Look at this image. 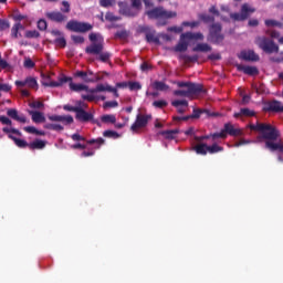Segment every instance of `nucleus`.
<instances>
[{"instance_id":"nucleus-51","label":"nucleus","mask_w":283,"mask_h":283,"mask_svg":"<svg viewBox=\"0 0 283 283\" xmlns=\"http://www.w3.org/2000/svg\"><path fill=\"white\" fill-rule=\"evenodd\" d=\"M105 19H106V21H108V22H116V21L120 20L119 17L115 15V14L112 13V12H107L106 15H105Z\"/></svg>"},{"instance_id":"nucleus-48","label":"nucleus","mask_w":283,"mask_h":283,"mask_svg":"<svg viewBox=\"0 0 283 283\" xmlns=\"http://www.w3.org/2000/svg\"><path fill=\"white\" fill-rule=\"evenodd\" d=\"M39 36H41V34H39L36 30H29L25 33L27 39H38Z\"/></svg>"},{"instance_id":"nucleus-56","label":"nucleus","mask_w":283,"mask_h":283,"mask_svg":"<svg viewBox=\"0 0 283 283\" xmlns=\"http://www.w3.org/2000/svg\"><path fill=\"white\" fill-rule=\"evenodd\" d=\"M182 27L198 28L200 27V21H192V22L185 21L182 22Z\"/></svg>"},{"instance_id":"nucleus-7","label":"nucleus","mask_w":283,"mask_h":283,"mask_svg":"<svg viewBox=\"0 0 283 283\" xmlns=\"http://www.w3.org/2000/svg\"><path fill=\"white\" fill-rule=\"evenodd\" d=\"M119 13L127 18H136L139 15L140 10L136 9L134 6H129L126 1L118 2Z\"/></svg>"},{"instance_id":"nucleus-10","label":"nucleus","mask_w":283,"mask_h":283,"mask_svg":"<svg viewBox=\"0 0 283 283\" xmlns=\"http://www.w3.org/2000/svg\"><path fill=\"white\" fill-rule=\"evenodd\" d=\"M104 51V43L103 42H93L91 45H87L85 52L90 55H98L102 54Z\"/></svg>"},{"instance_id":"nucleus-37","label":"nucleus","mask_w":283,"mask_h":283,"mask_svg":"<svg viewBox=\"0 0 283 283\" xmlns=\"http://www.w3.org/2000/svg\"><path fill=\"white\" fill-rule=\"evenodd\" d=\"M102 123L104 124H116V116L115 115H102L101 117Z\"/></svg>"},{"instance_id":"nucleus-19","label":"nucleus","mask_w":283,"mask_h":283,"mask_svg":"<svg viewBox=\"0 0 283 283\" xmlns=\"http://www.w3.org/2000/svg\"><path fill=\"white\" fill-rule=\"evenodd\" d=\"M201 114H205L206 117H217L219 115L218 113L210 112L209 109H193L191 118H200Z\"/></svg>"},{"instance_id":"nucleus-52","label":"nucleus","mask_w":283,"mask_h":283,"mask_svg":"<svg viewBox=\"0 0 283 283\" xmlns=\"http://www.w3.org/2000/svg\"><path fill=\"white\" fill-rule=\"evenodd\" d=\"M2 132H3L4 134H15V135H18V136L21 137V132H20L19 129H17V128L3 127V128H2Z\"/></svg>"},{"instance_id":"nucleus-50","label":"nucleus","mask_w":283,"mask_h":283,"mask_svg":"<svg viewBox=\"0 0 283 283\" xmlns=\"http://www.w3.org/2000/svg\"><path fill=\"white\" fill-rule=\"evenodd\" d=\"M129 1H130V6L135 7L139 11H142L143 3L145 2V0H129Z\"/></svg>"},{"instance_id":"nucleus-62","label":"nucleus","mask_w":283,"mask_h":283,"mask_svg":"<svg viewBox=\"0 0 283 283\" xmlns=\"http://www.w3.org/2000/svg\"><path fill=\"white\" fill-rule=\"evenodd\" d=\"M0 123L3 124V125L12 126V120L9 117L4 116V115L0 116Z\"/></svg>"},{"instance_id":"nucleus-24","label":"nucleus","mask_w":283,"mask_h":283,"mask_svg":"<svg viewBox=\"0 0 283 283\" xmlns=\"http://www.w3.org/2000/svg\"><path fill=\"white\" fill-rule=\"evenodd\" d=\"M268 111L274 113H283V105L279 101H272L270 104H268Z\"/></svg>"},{"instance_id":"nucleus-55","label":"nucleus","mask_w":283,"mask_h":283,"mask_svg":"<svg viewBox=\"0 0 283 283\" xmlns=\"http://www.w3.org/2000/svg\"><path fill=\"white\" fill-rule=\"evenodd\" d=\"M115 3V0H99V6L102 8H109Z\"/></svg>"},{"instance_id":"nucleus-21","label":"nucleus","mask_w":283,"mask_h":283,"mask_svg":"<svg viewBox=\"0 0 283 283\" xmlns=\"http://www.w3.org/2000/svg\"><path fill=\"white\" fill-rule=\"evenodd\" d=\"M29 115L32 116V122L34 124H42L45 122V117L42 112L39 111H29Z\"/></svg>"},{"instance_id":"nucleus-40","label":"nucleus","mask_w":283,"mask_h":283,"mask_svg":"<svg viewBox=\"0 0 283 283\" xmlns=\"http://www.w3.org/2000/svg\"><path fill=\"white\" fill-rule=\"evenodd\" d=\"M23 29H24L23 24H21L20 22L15 23L12 27V38L18 39L19 38V30H23Z\"/></svg>"},{"instance_id":"nucleus-42","label":"nucleus","mask_w":283,"mask_h":283,"mask_svg":"<svg viewBox=\"0 0 283 283\" xmlns=\"http://www.w3.org/2000/svg\"><path fill=\"white\" fill-rule=\"evenodd\" d=\"M222 151H223V147L218 146L217 144H212L211 146H208L209 154H218V153H222Z\"/></svg>"},{"instance_id":"nucleus-8","label":"nucleus","mask_w":283,"mask_h":283,"mask_svg":"<svg viewBox=\"0 0 283 283\" xmlns=\"http://www.w3.org/2000/svg\"><path fill=\"white\" fill-rule=\"evenodd\" d=\"M153 118L151 115H142V114H138L136 116V120H135V124H133L130 126V130L132 132H137V129H142V128H145L147 125H148V122Z\"/></svg>"},{"instance_id":"nucleus-58","label":"nucleus","mask_w":283,"mask_h":283,"mask_svg":"<svg viewBox=\"0 0 283 283\" xmlns=\"http://www.w3.org/2000/svg\"><path fill=\"white\" fill-rule=\"evenodd\" d=\"M71 39H72V41H74V43H76V44H82V43L85 42V39H84V36H82V35H71Z\"/></svg>"},{"instance_id":"nucleus-64","label":"nucleus","mask_w":283,"mask_h":283,"mask_svg":"<svg viewBox=\"0 0 283 283\" xmlns=\"http://www.w3.org/2000/svg\"><path fill=\"white\" fill-rule=\"evenodd\" d=\"M175 96H181V97H190L191 95L188 93V91H174Z\"/></svg>"},{"instance_id":"nucleus-26","label":"nucleus","mask_w":283,"mask_h":283,"mask_svg":"<svg viewBox=\"0 0 283 283\" xmlns=\"http://www.w3.org/2000/svg\"><path fill=\"white\" fill-rule=\"evenodd\" d=\"M8 137H9V139H12L14 145L17 147H19L20 149H25L27 147H29V144L24 139H20L17 136L11 135V134H9Z\"/></svg>"},{"instance_id":"nucleus-45","label":"nucleus","mask_w":283,"mask_h":283,"mask_svg":"<svg viewBox=\"0 0 283 283\" xmlns=\"http://www.w3.org/2000/svg\"><path fill=\"white\" fill-rule=\"evenodd\" d=\"M113 90V86L106 84H98L96 85V91H98V93H103V92H111Z\"/></svg>"},{"instance_id":"nucleus-18","label":"nucleus","mask_w":283,"mask_h":283,"mask_svg":"<svg viewBox=\"0 0 283 283\" xmlns=\"http://www.w3.org/2000/svg\"><path fill=\"white\" fill-rule=\"evenodd\" d=\"M189 49V41L184 39L182 35H180V40L178 44L175 45L174 51L176 53H184Z\"/></svg>"},{"instance_id":"nucleus-38","label":"nucleus","mask_w":283,"mask_h":283,"mask_svg":"<svg viewBox=\"0 0 283 283\" xmlns=\"http://www.w3.org/2000/svg\"><path fill=\"white\" fill-rule=\"evenodd\" d=\"M87 145H96L95 149H99L101 146L105 145L104 138H96V139H90L87 140Z\"/></svg>"},{"instance_id":"nucleus-43","label":"nucleus","mask_w":283,"mask_h":283,"mask_svg":"<svg viewBox=\"0 0 283 283\" xmlns=\"http://www.w3.org/2000/svg\"><path fill=\"white\" fill-rule=\"evenodd\" d=\"M199 19L203 23H214L216 21L214 17L209 14H200Z\"/></svg>"},{"instance_id":"nucleus-27","label":"nucleus","mask_w":283,"mask_h":283,"mask_svg":"<svg viewBox=\"0 0 283 283\" xmlns=\"http://www.w3.org/2000/svg\"><path fill=\"white\" fill-rule=\"evenodd\" d=\"M171 104L175 108H178L179 114H184L186 112V109L184 107L189 106V102H187L185 99H182V101H172Z\"/></svg>"},{"instance_id":"nucleus-1","label":"nucleus","mask_w":283,"mask_h":283,"mask_svg":"<svg viewBox=\"0 0 283 283\" xmlns=\"http://www.w3.org/2000/svg\"><path fill=\"white\" fill-rule=\"evenodd\" d=\"M249 129L260 133L259 139H264V148L272 154H277V161L283 164V142L281 130L276 126L266 123L250 124Z\"/></svg>"},{"instance_id":"nucleus-61","label":"nucleus","mask_w":283,"mask_h":283,"mask_svg":"<svg viewBox=\"0 0 283 283\" xmlns=\"http://www.w3.org/2000/svg\"><path fill=\"white\" fill-rule=\"evenodd\" d=\"M10 29V22L8 20H0V31Z\"/></svg>"},{"instance_id":"nucleus-9","label":"nucleus","mask_w":283,"mask_h":283,"mask_svg":"<svg viewBox=\"0 0 283 283\" xmlns=\"http://www.w3.org/2000/svg\"><path fill=\"white\" fill-rule=\"evenodd\" d=\"M75 118L80 123L86 124L94 120V115L91 112L85 111L84 108H81L75 113Z\"/></svg>"},{"instance_id":"nucleus-36","label":"nucleus","mask_w":283,"mask_h":283,"mask_svg":"<svg viewBox=\"0 0 283 283\" xmlns=\"http://www.w3.org/2000/svg\"><path fill=\"white\" fill-rule=\"evenodd\" d=\"M53 44H55L60 49H65L67 45L65 36H59L55 40H53Z\"/></svg>"},{"instance_id":"nucleus-28","label":"nucleus","mask_w":283,"mask_h":283,"mask_svg":"<svg viewBox=\"0 0 283 283\" xmlns=\"http://www.w3.org/2000/svg\"><path fill=\"white\" fill-rule=\"evenodd\" d=\"M211 46L208 43H199L192 48V52L198 53H208L211 52Z\"/></svg>"},{"instance_id":"nucleus-44","label":"nucleus","mask_w":283,"mask_h":283,"mask_svg":"<svg viewBox=\"0 0 283 283\" xmlns=\"http://www.w3.org/2000/svg\"><path fill=\"white\" fill-rule=\"evenodd\" d=\"M128 88L130 92L139 91L142 90V84L139 82L129 81Z\"/></svg>"},{"instance_id":"nucleus-63","label":"nucleus","mask_w":283,"mask_h":283,"mask_svg":"<svg viewBox=\"0 0 283 283\" xmlns=\"http://www.w3.org/2000/svg\"><path fill=\"white\" fill-rule=\"evenodd\" d=\"M142 72L147 73L148 71L153 70V65H149L147 62H143L142 66H139Z\"/></svg>"},{"instance_id":"nucleus-59","label":"nucleus","mask_w":283,"mask_h":283,"mask_svg":"<svg viewBox=\"0 0 283 283\" xmlns=\"http://www.w3.org/2000/svg\"><path fill=\"white\" fill-rule=\"evenodd\" d=\"M24 67L28 69V70H32L35 67V62L32 61L31 59H27L24 61Z\"/></svg>"},{"instance_id":"nucleus-5","label":"nucleus","mask_w":283,"mask_h":283,"mask_svg":"<svg viewBox=\"0 0 283 283\" xmlns=\"http://www.w3.org/2000/svg\"><path fill=\"white\" fill-rule=\"evenodd\" d=\"M256 44H259V48L264 51L266 54H277L279 53V45L275 44L273 40H270L269 38L261 36L256 39Z\"/></svg>"},{"instance_id":"nucleus-14","label":"nucleus","mask_w":283,"mask_h":283,"mask_svg":"<svg viewBox=\"0 0 283 283\" xmlns=\"http://www.w3.org/2000/svg\"><path fill=\"white\" fill-rule=\"evenodd\" d=\"M238 72H242L243 74L255 76L259 74V70L256 66H250V65H237Z\"/></svg>"},{"instance_id":"nucleus-31","label":"nucleus","mask_w":283,"mask_h":283,"mask_svg":"<svg viewBox=\"0 0 283 283\" xmlns=\"http://www.w3.org/2000/svg\"><path fill=\"white\" fill-rule=\"evenodd\" d=\"M45 147V142L35 139L34 142L29 143L28 148L31 150L35 149H44Z\"/></svg>"},{"instance_id":"nucleus-46","label":"nucleus","mask_w":283,"mask_h":283,"mask_svg":"<svg viewBox=\"0 0 283 283\" xmlns=\"http://www.w3.org/2000/svg\"><path fill=\"white\" fill-rule=\"evenodd\" d=\"M212 140L216 139H227V134H224L222 130L219 133L210 134L209 135Z\"/></svg>"},{"instance_id":"nucleus-3","label":"nucleus","mask_w":283,"mask_h":283,"mask_svg":"<svg viewBox=\"0 0 283 283\" xmlns=\"http://www.w3.org/2000/svg\"><path fill=\"white\" fill-rule=\"evenodd\" d=\"M146 17L151 20H158V19H176L177 18V12L176 11H170V10H165L163 7H156L151 10H147L145 12Z\"/></svg>"},{"instance_id":"nucleus-33","label":"nucleus","mask_w":283,"mask_h":283,"mask_svg":"<svg viewBox=\"0 0 283 283\" xmlns=\"http://www.w3.org/2000/svg\"><path fill=\"white\" fill-rule=\"evenodd\" d=\"M69 86H70V90L75 93L87 91V85H84V84H75L74 82H71Z\"/></svg>"},{"instance_id":"nucleus-12","label":"nucleus","mask_w":283,"mask_h":283,"mask_svg":"<svg viewBox=\"0 0 283 283\" xmlns=\"http://www.w3.org/2000/svg\"><path fill=\"white\" fill-rule=\"evenodd\" d=\"M49 119L51 122L63 123L65 125H72L74 123L72 115H50Z\"/></svg>"},{"instance_id":"nucleus-35","label":"nucleus","mask_w":283,"mask_h":283,"mask_svg":"<svg viewBox=\"0 0 283 283\" xmlns=\"http://www.w3.org/2000/svg\"><path fill=\"white\" fill-rule=\"evenodd\" d=\"M179 59L185 61V63H197L199 56L198 55H186V54H181L179 55Z\"/></svg>"},{"instance_id":"nucleus-22","label":"nucleus","mask_w":283,"mask_h":283,"mask_svg":"<svg viewBox=\"0 0 283 283\" xmlns=\"http://www.w3.org/2000/svg\"><path fill=\"white\" fill-rule=\"evenodd\" d=\"M180 133L179 129H170V130H160L159 135L164 136V138L168 140L177 139V135Z\"/></svg>"},{"instance_id":"nucleus-41","label":"nucleus","mask_w":283,"mask_h":283,"mask_svg":"<svg viewBox=\"0 0 283 283\" xmlns=\"http://www.w3.org/2000/svg\"><path fill=\"white\" fill-rule=\"evenodd\" d=\"M25 84L31 90H38V82L34 77H27Z\"/></svg>"},{"instance_id":"nucleus-6","label":"nucleus","mask_w":283,"mask_h":283,"mask_svg":"<svg viewBox=\"0 0 283 283\" xmlns=\"http://www.w3.org/2000/svg\"><path fill=\"white\" fill-rule=\"evenodd\" d=\"M69 31L75 32V33H86L90 32L93 29V25L87 22H80L76 20H70L67 22V25H65Z\"/></svg>"},{"instance_id":"nucleus-32","label":"nucleus","mask_w":283,"mask_h":283,"mask_svg":"<svg viewBox=\"0 0 283 283\" xmlns=\"http://www.w3.org/2000/svg\"><path fill=\"white\" fill-rule=\"evenodd\" d=\"M145 39H146V42L148 43H156V44L160 43L159 38L155 35V31L146 32Z\"/></svg>"},{"instance_id":"nucleus-30","label":"nucleus","mask_w":283,"mask_h":283,"mask_svg":"<svg viewBox=\"0 0 283 283\" xmlns=\"http://www.w3.org/2000/svg\"><path fill=\"white\" fill-rule=\"evenodd\" d=\"M192 150L198 155L207 156L208 145L207 144H199L197 146H193Z\"/></svg>"},{"instance_id":"nucleus-4","label":"nucleus","mask_w":283,"mask_h":283,"mask_svg":"<svg viewBox=\"0 0 283 283\" xmlns=\"http://www.w3.org/2000/svg\"><path fill=\"white\" fill-rule=\"evenodd\" d=\"M256 9L251 7L248 3H243L241 6V10L240 13L234 12V13H230V19L237 21V22H243L247 19H250L252 13H255Z\"/></svg>"},{"instance_id":"nucleus-15","label":"nucleus","mask_w":283,"mask_h":283,"mask_svg":"<svg viewBox=\"0 0 283 283\" xmlns=\"http://www.w3.org/2000/svg\"><path fill=\"white\" fill-rule=\"evenodd\" d=\"M222 133L226 134V136H240L242 135V130L239 128H234V126L231 123L224 124L223 129L221 130Z\"/></svg>"},{"instance_id":"nucleus-54","label":"nucleus","mask_w":283,"mask_h":283,"mask_svg":"<svg viewBox=\"0 0 283 283\" xmlns=\"http://www.w3.org/2000/svg\"><path fill=\"white\" fill-rule=\"evenodd\" d=\"M82 107L81 106H71V105H64L63 106V109L65 112H72V113H75L78 112Z\"/></svg>"},{"instance_id":"nucleus-29","label":"nucleus","mask_w":283,"mask_h":283,"mask_svg":"<svg viewBox=\"0 0 283 283\" xmlns=\"http://www.w3.org/2000/svg\"><path fill=\"white\" fill-rule=\"evenodd\" d=\"M151 87L159 92H167L168 90H170V86L161 81H155L154 84H151Z\"/></svg>"},{"instance_id":"nucleus-2","label":"nucleus","mask_w":283,"mask_h":283,"mask_svg":"<svg viewBox=\"0 0 283 283\" xmlns=\"http://www.w3.org/2000/svg\"><path fill=\"white\" fill-rule=\"evenodd\" d=\"M226 40V35L222 33V24L221 23H212L209 27V35H207V41L212 44L220 45Z\"/></svg>"},{"instance_id":"nucleus-23","label":"nucleus","mask_w":283,"mask_h":283,"mask_svg":"<svg viewBox=\"0 0 283 283\" xmlns=\"http://www.w3.org/2000/svg\"><path fill=\"white\" fill-rule=\"evenodd\" d=\"M255 111H251L250 108H241L240 112L234 113V118L240 117H255Z\"/></svg>"},{"instance_id":"nucleus-57","label":"nucleus","mask_w":283,"mask_h":283,"mask_svg":"<svg viewBox=\"0 0 283 283\" xmlns=\"http://www.w3.org/2000/svg\"><path fill=\"white\" fill-rule=\"evenodd\" d=\"M62 6L63 8L60 9V11H62V13H70L71 8H70V3L66 0L62 1Z\"/></svg>"},{"instance_id":"nucleus-34","label":"nucleus","mask_w":283,"mask_h":283,"mask_svg":"<svg viewBox=\"0 0 283 283\" xmlns=\"http://www.w3.org/2000/svg\"><path fill=\"white\" fill-rule=\"evenodd\" d=\"M98 55V57H96V60H98L102 63H111V59H112V53L111 52H102L96 54Z\"/></svg>"},{"instance_id":"nucleus-53","label":"nucleus","mask_w":283,"mask_h":283,"mask_svg":"<svg viewBox=\"0 0 283 283\" xmlns=\"http://www.w3.org/2000/svg\"><path fill=\"white\" fill-rule=\"evenodd\" d=\"M29 107H31L32 109H42L44 107V104L40 101H34L29 104Z\"/></svg>"},{"instance_id":"nucleus-47","label":"nucleus","mask_w":283,"mask_h":283,"mask_svg":"<svg viewBox=\"0 0 283 283\" xmlns=\"http://www.w3.org/2000/svg\"><path fill=\"white\" fill-rule=\"evenodd\" d=\"M115 39H120V40H125L128 39V32L127 30H119L117 31V33H115Z\"/></svg>"},{"instance_id":"nucleus-49","label":"nucleus","mask_w":283,"mask_h":283,"mask_svg":"<svg viewBox=\"0 0 283 283\" xmlns=\"http://www.w3.org/2000/svg\"><path fill=\"white\" fill-rule=\"evenodd\" d=\"M153 105L155 108L163 109L167 107L168 103L167 101H154Z\"/></svg>"},{"instance_id":"nucleus-16","label":"nucleus","mask_w":283,"mask_h":283,"mask_svg":"<svg viewBox=\"0 0 283 283\" xmlns=\"http://www.w3.org/2000/svg\"><path fill=\"white\" fill-rule=\"evenodd\" d=\"M239 57L244 61L258 62L260 60L255 51H241Z\"/></svg>"},{"instance_id":"nucleus-60","label":"nucleus","mask_w":283,"mask_h":283,"mask_svg":"<svg viewBox=\"0 0 283 283\" xmlns=\"http://www.w3.org/2000/svg\"><path fill=\"white\" fill-rule=\"evenodd\" d=\"M38 29L40 31H45L48 29V22L45 20L38 21Z\"/></svg>"},{"instance_id":"nucleus-20","label":"nucleus","mask_w":283,"mask_h":283,"mask_svg":"<svg viewBox=\"0 0 283 283\" xmlns=\"http://www.w3.org/2000/svg\"><path fill=\"white\" fill-rule=\"evenodd\" d=\"M182 39L187 41H202L205 39L203 34L201 32L192 33V32H186L180 35Z\"/></svg>"},{"instance_id":"nucleus-11","label":"nucleus","mask_w":283,"mask_h":283,"mask_svg":"<svg viewBox=\"0 0 283 283\" xmlns=\"http://www.w3.org/2000/svg\"><path fill=\"white\" fill-rule=\"evenodd\" d=\"M45 17L46 19H50L52 22H55V23H63L67 21V15H64L60 11L46 12Z\"/></svg>"},{"instance_id":"nucleus-25","label":"nucleus","mask_w":283,"mask_h":283,"mask_svg":"<svg viewBox=\"0 0 283 283\" xmlns=\"http://www.w3.org/2000/svg\"><path fill=\"white\" fill-rule=\"evenodd\" d=\"M74 76L77 78H82V81L86 84L96 83V81L94 78H91V76L87 75L85 71H76Z\"/></svg>"},{"instance_id":"nucleus-13","label":"nucleus","mask_w":283,"mask_h":283,"mask_svg":"<svg viewBox=\"0 0 283 283\" xmlns=\"http://www.w3.org/2000/svg\"><path fill=\"white\" fill-rule=\"evenodd\" d=\"M187 92L190 96H198L206 93L203 85L197 83H191V85L187 88Z\"/></svg>"},{"instance_id":"nucleus-17","label":"nucleus","mask_w":283,"mask_h":283,"mask_svg":"<svg viewBox=\"0 0 283 283\" xmlns=\"http://www.w3.org/2000/svg\"><path fill=\"white\" fill-rule=\"evenodd\" d=\"M7 115L14 119L15 122H19L20 124H25L27 123V117L25 115H19L18 111L14 108H10L7 111Z\"/></svg>"},{"instance_id":"nucleus-39","label":"nucleus","mask_w":283,"mask_h":283,"mask_svg":"<svg viewBox=\"0 0 283 283\" xmlns=\"http://www.w3.org/2000/svg\"><path fill=\"white\" fill-rule=\"evenodd\" d=\"M104 137L109 139H118L120 138V135L116 130H105Z\"/></svg>"}]
</instances>
